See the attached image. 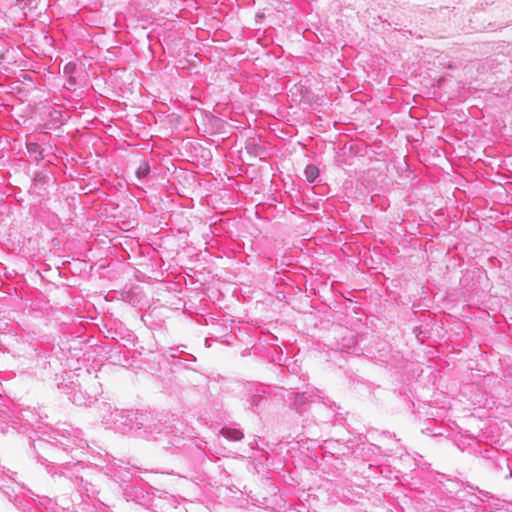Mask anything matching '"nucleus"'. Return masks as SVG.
Segmentation results:
<instances>
[{
    "label": "nucleus",
    "instance_id": "nucleus-3",
    "mask_svg": "<svg viewBox=\"0 0 512 512\" xmlns=\"http://www.w3.org/2000/svg\"><path fill=\"white\" fill-rule=\"evenodd\" d=\"M75 70L76 65L74 63H68L64 66V74L69 75L68 87H72L77 83L76 78L72 76Z\"/></svg>",
    "mask_w": 512,
    "mask_h": 512
},
{
    "label": "nucleus",
    "instance_id": "nucleus-4",
    "mask_svg": "<svg viewBox=\"0 0 512 512\" xmlns=\"http://www.w3.org/2000/svg\"><path fill=\"white\" fill-rule=\"evenodd\" d=\"M304 175L309 182H313L319 176V169L315 165H307L304 170Z\"/></svg>",
    "mask_w": 512,
    "mask_h": 512
},
{
    "label": "nucleus",
    "instance_id": "nucleus-8",
    "mask_svg": "<svg viewBox=\"0 0 512 512\" xmlns=\"http://www.w3.org/2000/svg\"><path fill=\"white\" fill-rule=\"evenodd\" d=\"M183 178H184V180H187L188 178H192V179H194V176H193L192 174H186V173H184Z\"/></svg>",
    "mask_w": 512,
    "mask_h": 512
},
{
    "label": "nucleus",
    "instance_id": "nucleus-5",
    "mask_svg": "<svg viewBox=\"0 0 512 512\" xmlns=\"http://www.w3.org/2000/svg\"><path fill=\"white\" fill-rule=\"evenodd\" d=\"M42 0H17L19 8L32 10L38 8Z\"/></svg>",
    "mask_w": 512,
    "mask_h": 512
},
{
    "label": "nucleus",
    "instance_id": "nucleus-7",
    "mask_svg": "<svg viewBox=\"0 0 512 512\" xmlns=\"http://www.w3.org/2000/svg\"><path fill=\"white\" fill-rule=\"evenodd\" d=\"M224 433L227 435V437H230V438H232L233 440H239V439H241V437H242V433H241V432H239V431H237V430H235V431H233V432H231V433H230V432H228V431H227V432H224Z\"/></svg>",
    "mask_w": 512,
    "mask_h": 512
},
{
    "label": "nucleus",
    "instance_id": "nucleus-6",
    "mask_svg": "<svg viewBox=\"0 0 512 512\" xmlns=\"http://www.w3.org/2000/svg\"><path fill=\"white\" fill-rule=\"evenodd\" d=\"M150 171L149 164L145 161H141L136 169V175L139 179L148 175Z\"/></svg>",
    "mask_w": 512,
    "mask_h": 512
},
{
    "label": "nucleus",
    "instance_id": "nucleus-1",
    "mask_svg": "<svg viewBox=\"0 0 512 512\" xmlns=\"http://www.w3.org/2000/svg\"><path fill=\"white\" fill-rule=\"evenodd\" d=\"M34 188L35 189H54L55 188V178L52 174L49 173H40L36 175L34 179Z\"/></svg>",
    "mask_w": 512,
    "mask_h": 512
},
{
    "label": "nucleus",
    "instance_id": "nucleus-2",
    "mask_svg": "<svg viewBox=\"0 0 512 512\" xmlns=\"http://www.w3.org/2000/svg\"><path fill=\"white\" fill-rule=\"evenodd\" d=\"M293 202L296 208L302 211H310L317 207L314 203H311L310 197L305 198L303 194H295Z\"/></svg>",
    "mask_w": 512,
    "mask_h": 512
}]
</instances>
